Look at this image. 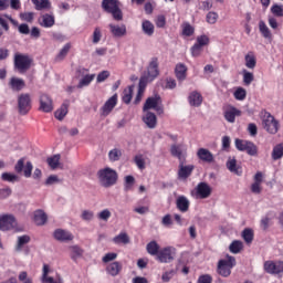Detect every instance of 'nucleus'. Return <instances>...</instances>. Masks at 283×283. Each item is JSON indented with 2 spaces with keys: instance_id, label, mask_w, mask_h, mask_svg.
Masks as SVG:
<instances>
[{
  "instance_id": "1",
  "label": "nucleus",
  "mask_w": 283,
  "mask_h": 283,
  "mask_svg": "<svg viewBox=\"0 0 283 283\" xmlns=\"http://www.w3.org/2000/svg\"><path fill=\"white\" fill-rule=\"evenodd\" d=\"M97 179L102 187L109 189L118 182V172L109 167L102 168L97 171Z\"/></svg>"
},
{
  "instance_id": "2",
  "label": "nucleus",
  "mask_w": 283,
  "mask_h": 283,
  "mask_svg": "<svg viewBox=\"0 0 283 283\" xmlns=\"http://www.w3.org/2000/svg\"><path fill=\"white\" fill-rule=\"evenodd\" d=\"M235 264H237L235 256L227 254L226 259H220L218 261V264H217L218 275H220L221 277H229Z\"/></svg>"
},
{
  "instance_id": "3",
  "label": "nucleus",
  "mask_w": 283,
  "mask_h": 283,
  "mask_svg": "<svg viewBox=\"0 0 283 283\" xmlns=\"http://www.w3.org/2000/svg\"><path fill=\"white\" fill-rule=\"evenodd\" d=\"M102 10L112 14L114 21H123V10H120V1L118 0H103Z\"/></svg>"
},
{
  "instance_id": "4",
  "label": "nucleus",
  "mask_w": 283,
  "mask_h": 283,
  "mask_svg": "<svg viewBox=\"0 0 283 283\" xmlns=\"http://www.w3.org/2000/svg\"><path fill=\"white\" fill-rule=\"evenodd\" d=\"M212 193L211 186L209 184L201 181L193 190H191L190 196L196 200H207Z\"/></svg>"
},
{
  "instance_id": "5",
  "label": "nucleus",
  "mask_w": 283,
  "mask_h": 283,
  "mask_svg": "<svg viewBox=\"0 0 283 283\" xmlns=\"http://www.w3.org/2000/svg\"><path fill=\"white\" fill-rule=\"evenodd\" d=\"M263 129L268 132V134H277L280 132V122L275 119L271 113L265 112L262 118Z\"/></svg>"
},
{
  "instance_id": "6",
  "label": "nucleus",
  "mask_w": 283,
  "mask_h": 283,
  "mask_svg": "<svg viewBox=\"0 0 283 283\" xmlns=\"http://www.w3.org/2000/svg\"><path fill=\"white\" fill-rule=\"evenodd\" d=\"M14 67L17 71H19L21 74L23 72H28L30 67H32V59H30V55L15 53L14 54Z\"/></svg>"
},
{
  "instance_id": "7",
  "label": "nucleus",
  "mask_w": 283,
  "mask_h": 283,
  "mask_svg": "<svg viewBox=\"0 0 283 283\" xmlns=\"http://www.w3.org/2000/svg\"><path fill=\"white\" fill-rule=\"evenodd\" d=\"M156 260L161 264H169L174 262V260H176V248L171 245L161 248L157 254Z\"/></svg>"
},
{
  "instance_id": "8",
  "label": "nucleus",
  "mask_w": 283,
  "mask_h": 283,
  "mask_svg": "<svg viewBox=\"0 0 283 283\" xmlns=\"http://www.w3.org/2000/svg\"><path fill=\"white\" fill-rule=\"evenodd\" d=\"M32 109V97L30 94L22 93L18 97V112L21 116H25Z\"/></svg>"
},
{
  "instance_id": "9",
  "label": "nucleus",
  "mask_w": 283,
  "mask_h": 283,
  "mask_svg": "<svg viewBox=\"0 0 283 283\" xmlns=\"http://www.w3.org/2000/svg\"><path fill=\"white\" fill-rule=\"evenodd\" d=\"M18 222L13 214H1L0 216V231H14Z\"/></svg>"
},
{
  "instance_id": "10",
  "label": "nucleus",
  "mask_w": 283,
  "mask_h": 283,
  "mask_svg": "<svg viewBox=\"0 0 283 283\" xmlns=\"http://www.w3.org/2000/svg\"><path fill=\"white\" fill-rule=\"evenodd\" d=\"M263 269L270 275H280L283 273V261H265Z\"/></svg>"
},
{
  "instance_id": "11",
  "label": "nucleus",
  "mask_w": 283,
  "mask_h": 283,
  "mask_svg": "<svg viewBox=\"0 0 283 283\" xmlns=\"http://www.w3.org/2000/svg\"><path fill=\"white\" fill-rule=\"evenodd\" d=\"M160 95L148 97L144 104L143 111L149 112V109H155V112H158V114H163V106H160Z\"/></svg>"
},
{
  "instance_id": "12",
  "label": "nucleus",
  "mask_w": 283,
  "mask_h": 283,
  "mask_svg": "<svg viewBox=\"0 0 283 283\" xmlns=\"http://www.w3.org/2000/svg\"><path fill=\"white\" fill-rule=\"evenodd\" d=\"M54 111V103L52 102V97L48 94H42L40 96V112H44L45 114H50V112Z\"/></svg>"
},
{
  "instance_id": "13",
  "label": "nucleus",
  "mask_w": 283,
  "mask_h": 283,
  "mask_svg": "<svg viewBox=\"0 0 283 283\" xmlns=\"http://www.w3.org/2000/svg\"><path fill=\"white\" fill-rule=\"evenodd\" d=\"M253 184L250 187V190L255 193V196H260L262 193V182H264V174L262 171H258L253 177Z\"/></svg>"
},
{
  "instance_id": "14",
  "label": "nucleus",
  "mask_w": 283,
  "mask_h": 283,
  "mask_svg": "<svg viewBox=\"0 0 283 283\" xmlns=\"http://www.w3.org/2000/svg\"><path fill=\"white\" fill-rule=\"evenodd\" d=\"M117 103H118V95L115 94L111 98H108L105 102V104L103 105L102 115L109 116V114H112V111L114 109V107H116Z\"/></svg>"
},
{
  "instance_id": "15",
  "label": "nucleus",
  "mask_w": 283,
  "mask_h": 283,
  "mask_svg": "<svg viewBox=\"0 0 283 283\" xmlns=\"http://www.w3.org/2000/svg\"><path fill=\"white\" fill-rule=\"evenodd\" d=\"M53 237L57 240V242H72V240H74V234L63 229H56Z\"/></svg>"
},
{
  "instance_id": "16",
  "label": "nucleus",
  "mask_w": 283,
  "mask_h": 283,
  "mask_svg": "<svg viewBox=\"0 0 283 283\" xmlns=\"http://www.w3.org/2000/svg\"><path fill=\"white\" fill-rule=\"evenodd\" d=\"M158 74H160V71H158V57H153L147 70V77L150 78V81H154L158 78Z\"/></svg>"
},
{
  "instance_id": "17",
  "label": "nucleus",
  "mask_w": 283,
  "mask_h": 283,
  "mask_svg": "<svg viewBox=\"0 0 283 283\" xmlns=\"http://www.w3.org/2000/svg\"><path fill=\"white\" fill-rule=\"evenodd\" d=\"M193 169H195L193 165L185 166V161H179V170H178L179 178H181L182 180H187V178H189V176L193 174Z\"/></svg>"
},
{
  "instance_id": "18",
  "label": "nucleus",
  "mask_w": 283,
  "mask_h": 283,
  "mask_svg": "<svg viewBox=\"0 0 283 283\" xmlns=\"http://www.w3.org/2000/svg\"><path fill=\"white\" fill-rule=\"evenodd\" d=\"M108 28L111 30V34H113V36H116L117 39H120L127 34V27L125 24H109Z\"/></svg>"
},
{
  "instance_id": "19",
  "label": "nucleus",
  "mask_w": 283,
  "mask_h": 283,
  "mask_svg": "<svg viewBox=\"0 0 283 283\" xmlns=\"http://www.w3.org/2000/svg\"><path fill=\"white\" fill-rule=\"evenodd\" d=\"M54 23H56V20L54 15L50 13H45L39 19V24L41 25V28H54Z\"/></svg>"
},
{
  "instance_id": "20",
  "label": "nucleus",
  "mask_w": 283,
  "mask_h": 283,
  "mask_svg": "<svg viewBox=\"0 0 283 283\" xmlns=\"http://www.w3.org/2000/svg\"><path fill=\"white\" fill-rule=\"evenodd\" d=\"M197 157L199 158V160H202V163L211 164L214 160L213 154L207 148H199L197 151Z\"/></svg>"
},
{
  "instance_id": "21",
  "label": "nucleus",
  "mask_w": 283,
  "mask_h": 283,
  "mask_svg": "<svg viewBox=\"0 0 283 283\" xmlns=\"http://www.w3.org/2000/svg\"><path fill=\"white\" fill-rule=\"evenodd\" d=\"M122 271L123 264H120V262L118 261L112 262L106 266V273H108V275H112V277H116V275H119Z\"/></svg>"
},
{
  "instance_id": "22",
  "label": "nucleus",
  "mask_w": 283,
  "mask_h": 283,
  "mask_svg": "<svg viewBox=\"0 0 283 283\" xmlns=\"http://www.w3.org/2000/svg\"><path fill=\"white\" fill-rule=\"evenodd\" d=\"M143 122L149 129H156V125H158V118L156 114L151 112H147L146 115L143 117Z\"/></svg>"
},
{
  "instance_id": "23",
  "label": "nucleus",
  "mask_w": 283,
  "mask_h": 283,
  "mask_svg": "<svg viewBox=\"0 0 283 283\" xmlns=\"http://www.w3.org/2000/svg\"><path fill=\"white\" fill-rule=\"evenodd\" d=\"M188 102L191 107H200L202 105V94L193 91L188 96Z\"/></svg>"
},
{
  "instance_id": "24",
  "label": "nucleus",
  "mask_w": 283,
  "mask_h": 283,
  "mask_svg": "<svg viewBox=\"0 0 283 283\" xmlns=\"http://www.w3.org/2000/svg\"><path fill=\"white\" fill-rule=\"evenodd\" d=\"M189 199L185 196H179L176 200V207L181 213H187L189 211Z\"/></svg>"
},
{
  "instance_id": "25",
  "label": "nucleus",
  "mask_w": 283,
  "mask_h": 283,
  "mask_svg": "<svg viewBox=\"0 0 283 283\" xmlns=\"http://www.w3.org/2000/svg\"><path fill=\"white\" fill-rule=\"evenodd\" d=\"M9 86L13 92H21V90L25 87V81L19 77H11V80L9 81Z\"/></svg>"
},
{
  "instance_id": "26",
  "label": "nucleus",
  "mask_w": 283,
  "mask_h": 283,
  "mask_svg": "<svg viewBox=\"0 0 283 283\" xmlns=\"http://www.w3.org/2000/svg\"><path fill=\"white\" fill-rule=\"evenodd\" d=\"M170 154L175 158H178L179 163H185L187 160V154L182 153V149L179 145H172L170 147Z\"/></svg>"
},
{
  "instance_id": "27",
  "label": "nucleus",
  "mask_w": 283,
  "mask_h": 283,
  "mask_svg": "<svg viewBox=\"0 0 283 283\" xmlns=\"http://www.w3.org/2000/svg\"><path fill=\"white\" fill-rule=\"evenodd\" d=\"M227 168L231 174H235L237 176H242V167L238 166V160L235 158H229L227 161Z\"/></svg>"
},
{
  "instance_id": "28",
  "label": "nucleus",
  "mask_w": 283,
  "mask_h": 283,
  "mask_svg": "<svg viewBox=\"0 0 283 283\" xmlns=\"http://www.w3.org/2000/svg\"><path fill=\"white\" fill-rule=\"evenodd\" d=\"M69 250H70L71 260H73V262H76L78 258H83V254L85 253V250H83L78 245H71L69 247Z\"/></svg>"
},
{
  "instance_id": "29",
  "label": "nucleus",
  "mask_w": 283,
  "mask_h": 283,
  "mask_svg": "<svg viewBox=\"0 0 283 283\" xmlns=\"http://www.w3.org/2000/svg\"><path fill=\"white\" fill-rule=\"evenodd\" d=\"M33 222L36 224V227H43V224L48 222V214H45L43 210H36L34 212Z\"/></svg>"
},
{
  "instance_id": "30",
  "label": "nucleus",
  "mask_w": 283,
  "mask_h": 283,
  "mask_svg": "<svg viewBox=\"0 0 283 283\" xmlns=\"http://www.w3.org/2000/svg\"><path fill=\"white\" fill-rule=\"evenodd\" d=\"M146 251L153 258H157L158 254L160 253V245L156 241H150L146 245Z\"/></svg>"
},
{
  "instance_id": "31",
  "label": "nucleus",
  "mask_w": 283,
  "mask_h": 283,
  "mask_svg": "<svg viewBox=\"0 0 283 283\" xmlns=\"http://www.w3.org/2000/svg\"><path fill=\"white\" fill-rule=\"evenodd\" d=\"M242 112L235 107H231L230 109L226 111L224 118L228 123H235V116H241Z\"/></svg>"
},
{
  "instance_id": "32",
  "label": "nucleus",
  "mask_w": 283,
  "mask_h": 283,
  "mask_svg": "<svg viewBox=\"0 0 283 283\" xmlns=\"http://www.w3.org/2000/svg\"><path fill=\"white\" fill-rule=\"evenodd\" d=\"M176 78L179 81H185L187 78V66L182 63H179L175 67Z\"/></svg>"
},
{
  "instance_id": "33",
  "label": "nucleus",
  "mask_w": 283,
  "mask_h": 283,
  "mask_svg": "<svg viewBox=\"0 0 283 283\" xmlns=\"http://www.w3.org/2000/svg\"><path fill=\"white\" fill-rule=\"evenodd\" d=\"M70 50H72V44L66 43L59 52V54L55 56V62L61 63V61H65V57L67 54H70Z\"/></svg>"
},
{
  "instance_id": "34",
  "label": "nucleus",
  "mask_w": 283,
  "mask_h": 283,
  "mask_svg": "<svg viewBox=\"0 0 283 283\" xmlns=\"http://www.w3.org/2000/svg\"><path fill=\"white\" fill-rule=\"evenodd\" d=\"M70 107V102H64L61 107L55 112L54 116L57 120H63L67 116V109Z\"/></svg>"
},
{
  "instance_id": "35",
  "label": "nucleus",
  "mask_w": 283,
  "mask_h": 283,
  "mask_svg": "<svg viewBox=\"0 0 283 283\" xmlns=\"http://www.w3.org/2000/svg\"><path fill=\"white\" fill-rule=\"evenodd\" d=\"M245 67H248V70H255V66L258 65V60L255 59V54H253V52H249L245 57Z\"/></svg>"
},
{
  "instance_id": "36",
  "label": "nucleus",
  "mask_w": 283,
  "mask_h": 283,
  "mask_svg": "<svg viewBox=\"0 0 283 283\" xmlns=\"http://www.w3.org/2000/svg\"><path fill=\"white\" fill-rule=\"evenodd\" d=\"M134 96V85L128 86L127 88L124 90L123 95H122V101L126 105H129L132 103V98Z\"/></svg>"
},
{
  "instance_id": "37",
  "label": "nucleus",
  "mask_w": 283,
  "mask_h": 283,
  "mask_svg": "<svg viewBox=\"0 0 283 283\" xmlns=\"http://www.w3.org/2000/svg\"><path fill=\"white\" fill-rule=\"evenodd\" d=\"M123 157V150L118 148H114L108 151V159L111 163H118L120 158Z\"/></svg>"
},
{
  "instance_id": "38",
  "label": "nucleus",
  "mask_w": 283,
  "mask_h": 283,
  "mask_svg": "<svg viewBox=\"0 0 283 283\" xmlns=\"http://www.w3.org/2000/svg\"><path fill=\"white\" fill-rule=\"evenodd\" d=\"M259 30H260L263 39H272L273 38V34L271 33V30L269 29L266 23H264V21L259 22Z\"/></svg>"
},
{
  "instance_id": "39",
  "label": "nucleus",
  "mask_w": 283,
  "mask_h": 283,
  "mask_svg": "<svg viewBox=\"0 0 283 283\" xmlns=\"http://www.w3.org/2000/svg\"><path fill=\"white\" fill-rule=\"evenodd\" d=\"M94 78H96L95 74H87L85 75L77 84V90H83V87H87V85H90V83H92V81H94Z\"/></svg>"
},
{
  "instance_id": "40",
  "label": "nucleus",
  "mask_w": 283,
  "mask_h": 283,
  "mask_svg": "<svg viewBox=\"0 0 283 283\" xmlns=\"http://www.w3.org/2000/svg\"><path fill=\"white\" fill-rule=\"evenodd\" d=\"M142 30L144 34H147V36H153L154 35V23L149 20H145L142 24Z\"/></svg>"
},
{
  "instance_id": "41",
  "label": "nucleus",
  "mask_w": 283,
  "mask_h": 283,
  "mask_svg": "<svg viewBox=\"0 0 283 283\" xmlns=\"http://www.w3.org/2000/svg\"><path fill=\"white\" fill-rule=\"evenodd\" d=\"M283 157V143L274 146L272 150V160H280Z\"/></svg>"
},
{
  "instance_id": "42",
  "label": "nucleus",
  "mask_w": 283,
  "mask_h": 283,
  "mask_svg": "<svg viewBox=\"0 0 283 283\" xmlns=\"http://www.w3.org/2000/svg\"><path fill=\"white\" fill-rule=\"evenodd\" d=\"M242 238L244 240V242L247 244H251V242H253V238H254V233H253V229L251 228H245L243 231H242Z\"/></svg>"
},
{
  "instance_id": "43",
  "label": "nucleus",
  "mask_w": 283,
  "mask_h": 283,
  "mask_svg": "<svg viewBox=\"0 0 283 283\" xmlns=\"http://www.w3.org/2000/svg\"><path fill=\"white\" fill-rule=\"evenodd\" d=\"M30 235L28 234H23L21 237H18V243H17V251H21V249H23V247H25V244H30Z\"/></svg>"
},
{
  "instance_id": "44",
  "label": "nucleus",
  "mask_w": 283,
  "mask_h": 283,
  "mask_svg": "<svg viewBox=\"0 0 283 283\" xmlns=\"http://www.w3.org/2000/svg\"><path fill=\"white\" fill-rule=\"evenodd\" d=\"M113 242L115 244H129V235L127 233H119L115 238H113Z\"/></svg>"
},
{
  "instance_id": "45",
  "label": "nucleus",
  "mask_w": 283,
  "mask_h": 283,
  "mask_svg": "<svg viewBox=\"0 0 283 283\" xmlns=\"http://www.w3.org/2000/svg\"><path fill=\"white\" fill-rule=\"evenodd\" d=\"M181 28L184 36H193L196 29L189 22H184Z\"/></svg>"
},
{
  "instance_id": "46",
  "label": "nucleus",
  "mask_w": 283,
  "mask_h": 283,
  "mask_svg": "<svg viewBox=\"0 0 283 283\" xmlns=\"http://www.w3.org/2000/svg\"><path fill=\"white\" fill-rule=\"evenodd\" d=\"M35 10H48L50 8V0H31Z\"/></svg>"
},
{
  "instance_id": "47",
  "label": "nucleus",
  "mask_w": 283,
  "mask_h": 283,
  "mask_svg": "<svg viewBox=\"0 0 283 283\" xmlns=\"http://www.w3.org/2000/svg\"><path fill=\"white\" fill-rule=\"evenodd\" d=\"M46 163L51 169H56L61 163V155H54L53 157H49Z\"/></svg>"
},
{
  "instance_id": "48",
  "label": "nucleus",
  "mask_w": 283,
  "mask_h": 283,
  "mask_svg": "<svg viewBox=\"0 0 283 283\" xmlns=\"http://www.w3.org/2000/svg\"><path fill=\"white\" fill-rule=\"evenodd\" d=\"M244 249L242 241L234 240L229 247L230 253H240Z\"/></svg>"
},
{
  "instance_id": "49",
  "label": "nucleus",
  "mask_w": 283,
  "mask_h": 283,
  "mask_svg": "<svg viewBox=\"0 0 283 283\" xmlns=\"http://www.w3.org/2000/svg\"><path fill=\"white\" fill-rule=\"evenodd\" d=\"M218 19H219V15H218V12L216 11H210L206 15V21L210 25H216V23H218Z\"/></svg>"
},
{
  "instance_id": "50",
  "label": "nucleus",
  "mask_w": 283,
  "mask_h": 283,
  "mask_svg": "<svg viewBox=\"0 0 283 283\" xmlns=\"http://www.w3.org/2000/svg\"><path fill=\"white\" fill-rule=\"evenodd\" d=\"M1 179L4 182H19V176H17L14 174H10V172H3L1 175Z\"/></svg>"
},
{
  "instance_id": "51",
  "label": "nucleus",
  "mask_w": 283,
  "mask_h": 283,
  "mask_svg": "<svg viewBox=\"0 0 283 283\" xmlns=\"http://www.w3.org/2000/svg\"><path fill=\"white\" fill-rule=\"evenodd\" d=\"M251 144V142L249 140H244V139H235L234 140V145H235V148L239 150V151H244L247 149V147Z\"/></svg>"
},
{
  "instance_id": "52",
  "label": "nucleus",
  "mask_w": 283,
  "mask_h": 283,
  "mask_svg": "<svg viewBox=\"0 0 283 283\" xmlns=\"http://www.w3.org/2000/svg\"><path fill=\"white\" fill-rule=\"evenodd\" d=\"M151 81H154V80H151L147 75H143L139 78L138 90L142 92H145V87H147V83H151Z\"/></svg>"
},
{
  "instance_id": "53",
  "label": "nucleus",
  "mask_w": 283,
  "mask_h": 283,
  "mask_svg": "<svg viewBox=\"0 0 283 283\" xmlns=\"http://www.w3.org/2000/svg\"><path fill=\"white\" fill-rule=\"evenodd\" d=\"M244 151H247L248 156H258V146H255V144L250 142V144H248V147L244 149Z\"/></svg>"
},
{
  "instance_id": "54",
  "label": "nucleus",
  "mask_w": 283,
  "mask_h": 283,
  "mask_svg": "<svg viewBox=\"0 0 283 283\" xmlns=\"http://www.w3.org/2000/svg\"><path fill=\"white\" fill-rule=\"evenodd\" d=\"M134 163L135 165L138 167V169H140L143 171V169H145V158L143 157V155H136L134 157Z\"/></svg>"
},
{
  "instance_id": "55",
  "label": "nucleus",
  "mask_w": 283,
  "mask_h": 283,
  "mask_svg": "<svg viewBox=\"0 0 283 283\" xmlns=\"http://www.w3.org/2000/svg\"><path fill=\"white\" fill-rule=\"evenodd\" d=\"M97 218L98 220H103L104 222H107V220L112 218V212L109 211V209H104L101 212H98Z\"/></svg>"
},
{
  "instance_id": "56",
  "label": "nucleus",
  "mask_w": 283,
  "mask_h": 283,
  "mask_svg": "<svg viewBox=\"0 0 283 283\" xmlns=\"http://www.w3.org/2000/svg\"><path fill=\"white\" fill-rule=\"evenodd\" d=\"M234 98L237 101H244V98H247V90L242 87L237 88V91L234 92Z\"/></svg>"
},
{
  "instance_id": "57",
  "label": "nucleus",
  "mask_w": 283,
  "mask_h": 283,
  "mask_svg": "<svg viewBox=\"0 0 283 283\" xmlns=\"http://www.w3.org/2000/svg\"><path fill=\"white\" fill-rule=\"evenodd\" d=\"M21 21H27V23H32L34 21V12H22L20 13Z\"/></svg>"
},
{
  "instance_id": "58",
  "label": "nucleus",
  "mask_w": 283,
  "mask_h": 283,
  "mask_svg": "<svg viewBox=\"0 0 283 283\" xmlns=\"http://www.w3.org/2000/svg\"><path fill=\"white\" fill-rule=\"evenodd\" d=\"M254 81L253 73L243 70V83L244 85H251V82Z\"/></svg>"
},
{
  "instance_id": "59",
  "label": "nucleus",
  "mask_w": 283,
  "mask_h": 283,
  "mask_svg": "<svg viewBox=\"0 0 283 283\" xmlns=\"http://www.w3.org/2000/svg\"><path fill=\"white\" fill-rule=\"evenodd\" d=\"M271 12L274 17H283V6L281 4H273L271 7Z\"/></svg>"
},
{
  "instance_id": "60",
  "label": "nucleus",
  "mask_w": 283,
  "mask_h": 283,
  "mask_svg": "<svg viewBox=\"0 0 283 283\" xmlns=\"http://www.w3.org/2000/svg\"><path fill=\"white\" fill-rule=\"evenodd\" d=\"M209 43H210V40L206 34L199 35L197 38L196 44L201 46V48H205V45H208Z\"/></svg>"
},
{
  "instance_id": "61",
  "label": "nucleus",
  "mask_w": 283,
  "mask_h": 283,
  "mask_svg": "<svg viewBox=\"0 0 283 283\" xmlns=\"http://www.w3.org/2000/svg\"><path fill=\"white\" fill-rule=\"evenodd\" d=\"M32 169H34V166L32 165V163L27 161V164L22 170L24 174V178H30L32 176Z\"/></svg>"
},
{
  "instance_id": "62",
  "label": "nucleus",
  "mask_w": 283,
  "mask_h": 283,
  "mask_svg": "<svg viewBox=\"0 0 283 283\" xmlns=\"http://www.w3.org/2000/svg\"><path fill=\"white\" fill-rule=\"evenodd\" d=\"M190 52H191L192 56L198 57V56H200V54H202V46H200V44L195 43L191 46Z\"/></svg>"
},
{
  "instance_id": "63",
  "label": "nucleus",
  "mask_w": 283,
  "mask_h": 283,
  "mask_svg": "<svg viewBox=\"0 0 283 283\" xmlns=\"http://www.w3.org/2000/svg\"><path fill=\"white\" fill-rule=\"evenodd\" d=\"M101 39H103V33L101 32V28H95L93 32V43H101Z\"/></svg>"
},
{
  "instance_id": "64",
  "label": "nucleus",
  "mask_w": 283,
  "mask_h": 283,
  "mask_svg": "<svg viewBox=\"0 0 283 283\" xmlns=\"http://www.w3.org/2000/svg\"><path fill=\"white\" fill-rule=\"evenodd\" d=\"M197 283H213V276L211 274H202L198 277Z\"/></svg>"
}]
</instances>
